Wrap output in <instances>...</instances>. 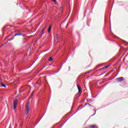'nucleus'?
Instances as JSON below:
<instances>
[{
	"mask_svg": "<svg viewBox=\"0 0 128 128\" xmlns=\"http://www.w3.org/2000/svg\"><path fill=\"white\" fill-rule=\"evenodd\" d=\"M90 128H98V126H96V125H90Z\"/></svg>",
	"mask_w": 128,
	"mask_h": 128,
	"instance_id": "nucleus-9",
	"label": "nucleus"
},
{
	"mask_svg": "<svg viewBox=\"0 0 128 128\" xmlns=\"http://www.w3.org/2000/svg\"><path fill=\"white\" fill-rule=\"evenodd\" d=\"M52 0V2H56V0Z\"/></svg>",
	"mask_w": 128,
	"mask_h": 128,
	"instance_id": "nucleus-15",
	"label": "nucleus"
},
{
	"mask_svg": "<svg viewBox=\"0 0 128 128\" xmlns=\"http://www.w3.org/2000/svg\"><path fill=\"white\" fill-rule=\"evenodd\" d=\"M110 66V65L106 66L104 67L99 69V72H100L101 70H104V68H108V66Z\"/></svg>",
	"mask_w": 128,
	"mask_h": 128,
	"instance_id": "nucleus-5",
	"label": "nucleus"
},
{
	"mask_svg": "<svg viewBox=\"0 0 128 128\" xmlns=\"http://www.w3.org/2000/svg\"><path fill=\"white\" fill-rule=\"evenodd\" d=\"M44 28H43L42 30V32H44Z\"/></svg>",
	"mask_w": 128,
	"mask_h": 128,
	"instance_id": "nucleus-18",
	"label": "nucleus"
},
{
	"mask_svg": "<svg viewBox=\"0 0 128 128\" xmlns=\"http://www.w3.org/2000/svg\"><path fill=\"white\" fill-rule=\"evenodd\" d=\"M94 114H96V113H94V114H93V116H94Z\"/></svg>",
	"mask_w": 128,
	"mask_h": 128,
	"instance_id": "nucleus-23",
	"label": "nucleus"
},
{
	"mask_svg": "<svg viewBox=\"0 0 128 128\" xmlns=\"http://www.w3.org/2000/svg\"><path fill=\"white\" fill-rule=\"evenodd\" d=\"M94 114H96V113H94V114H93V116H94Z\"/></svg>",
	"mask_w": 128,
	"mask_h": 128,
	"instance_id": "nucleus-22",
	"label": "nucleus"
},
{
	"mask_svg": "<svg viewBox=\"0 0 128 128\" xmlns=\"http://www.w3.org/2000/svg\"><path fill=\"white\" fill-rule=\"evenodd\" d=\"M102 74H100V76H102Z\"/></svg>",
	"mask_w": 128,
	"mask_h": 128,
	"instance_id": "nucleus-25",
	"label": "nucleus"
},
{
	"mask_svg": "<svg viewBox=\"0 0 128 128\" xmlns=\"http://www.w3.org/2000/svg\"><path fill=\"white\" fill-rule=\"evenodd\" d=\"M98 66H100V65H98L97 66H96V68H95V70H96V68H98Z\"/></svg>",
	"mask_w": 128,
	"mask_h": 128,
	"instance_id": "nucleus-16",
	"label": "nucleus"
},
{
	"mask_svg": "<svg viewBox=\"0 0 128 128\" xmlns=\"http://www.w3.org/2000/svg\"><path fill=\"white\" fill-rule=\"evenodd\" d=\"M106 76H108V74H106Z\"/></svg>",
	"mask_w": 128,
	"mask_h": 128,
	"instance_id": "nucleus-20",
	"label": "nucleus"
},
{
	"mask_svg": "<svg viewBox=\"0 0 128 128\" xmlns=\"http://www.w3.org/2000/svg\"><path fill=\"white\" fill-rule=\"evenodd\" d=\"M60 8L61 10H62V7H60Z\"/></svg>",
	"mask_w": 128,
	"mask_h": 128,
	"instance_id": "nucleus-19",
	"label": "nucleus"
},
{
	"mask_svg": "<svg viewBox=\"0 0 128 128\" xmlns=\"http://www.w3.org/2000/svg\"><path fill=\"white\" fill-rule=\"evenodd\" d=\"M124 78L123 77H120L116 78V80H123Z\"/></svg>",
	"mask_w": 128,
	"mask_h": 128,
	"instance_id": "nucleus-7",
	"label": "nucleus"
},
{
	"mask_svg": "<svg viewBox=\"0 0 128 128\" xmlns=\"http://www.w3.org/2000/svg\"><path fill=\"white\" fill-rule=\"evenodd\" d=\"M34 92H32V94H34Z\"/></svg>",
	"mask_w": 128,
	"mask_h": 128,
	"instance_id": "nucleus-24",
	"label": "nucleus"
},
{
	"mask_svg": "<svg viewBox=\"0 0 128 128\" xmlns=\"http://www.w3.org/2000/svg\"><path fill=\"white\" fill-rule=\"evenodd\" d=\"M48 60H49V62H52V60H53L52 58L50 57L49 58V59Z\"/></svg>",
	"mask_w": 128,
	"mask_h": 128,
	"instance_id": "nucleus-11",
	"label": "nucleus"
},
{
	"mask_svg": "<svg viewBox=\"0 0 128 128\" xmlns=\"http://www.w3.org/2000/svg\"><path fill=\"white\" fill-rule=\"evenodd\" d=\"M6 28V26L3 27V29L4 30V28Z\"/></svg>",
	"mask_w": 128,
	"mask_h": 128,
	"instance_id": "nucleus-17",
	"label": "nucleus"
},
{
	"mask_svg": "<svg viewBox=\"0 0 128 128\" xmlns=\"http://www.w3.org/2000/svg\"><path fill=\"white\" fill-rule=\"evenodd\" d=\"M26 114H28V112H30V103H28L26 104Z\"/></svg>",
	"mask_w": 128,
	"mask_h": 128,
	"instance_id": "nucleus-1",
	"label": "nucleus"
},
{
	"mask_svg": "<svg viewBox=\"0 0 128 128\" xmlns=\"http://www.w3.org/2000/svg\"><path fill=\"white\" fill-rule=\"evenodd\" d=\"M22 36V34L21 33H16L14 34V36H13V38L10 39L9 40H14V36Z\"/></svg>",
	"mask_w": 128,
	"mask_h": 128,
	"instance_id": "nucleus-3",
	"label": "nucleus"
},
{
	"mask_svg": "<svg viewBox=\"0 0 128 128\" xmlns=\"http://www.w3.org/2000/svg\"><path fill=\"white\" fill-rule=\"evenodd\" d=\"M50 30H52V26H50L49 28L48 29V32H50Z\"/></svg>",
	"mask_w": 128,
	"mask_h": 128,
	"instance_id": "nucleus-10",
	"label": "nucleus"
},
{
	"mask_svg": "<svg viewBox=\"0 0 128 128\" xmlns=\"http://www.w3.org/2000/svg\"><path fill=\"white\" fill-rule=\"evenodd\" d=\"M17 104H18V100H15L14 102V110H16V106H17Z\"/></svg>",
	"mask_w": 128,
	"mask_h": 128,
	"instance_id": "nucleus-2",
	"label": "nucleus"
},
{
	"mask_svg": "<svg viewBox=\"0 0 128 128\" xmlns=\"http://www.w3.org/2000/svg\"><path fill=\"white\" fill-rule=\"evenodd\" d=\"M92 70H88L86 72H85V74H90V72H92Z\"/></svg>",
	"mask_w": 128,
	"mask_h": 128,
	"instance_id": "nucleus-8",
	"label": "nucleus"
},
{
	"mask_svg": "<svg viewBox=\"0 0 128 128\" xmlns=\"http://www.w3.org/2000/svg\"><path fill=\"white\" fill-rule=\"evenodd\" d=\"M54 40L55 42H58V34H56L54 36Z\"/></svg>",
	"mask_w": 128,
	"mask_h": 128,
	"instance_id": "nucleus-4",
	"label": "nucleus"
},
{
	"mask_svg": "<svg viewBox=\"0 0 128 128\" xmlns=\"http://www.w3.org/2000/svg\"><path fill=\"white\" fill-rule=\"evenodd\" d=\"M77 88H78V92H82V90H80V86L78 84H77Z\"/></svg>",
	"mask_w": 128,
	"mask_h": 128,
	"instance_id": "nucleus-6",
	"label": "nucleus"
},
{
	"mask_svg": "<svg viewBox=\"0 0 128 128\" xmlns=\"http://www.w3.org/2000/svg\"><path fill=\"white\" fill-rule=\"evenodd\" d=\"M68 24H70V22H68L66 28H68Z\"/></svg>",
	"mask_w": 128,
	"mask_h": 128,
	"instance_id": "nucleus-14",
	"label": "nucleus"
},
{
	"mask_svg": "<svg viewBox=\"0 0 128 128\" xmlns=\"http://www.w3.org/2000/svg\"><path fill=\"white\" fill-rule=\"evenodd\" d=\"M94 114H96V113H94V114H93V116H94Z\"/></svg>",
	"mask_w": 128,
	"mask_h": 128,
	"instance_id": "nucleus-21",
	"label": "nucleus"
},
{
	"mask_svg": "<svg viewBox=\"0 0 128 128\" xmlns=\"http://www.w3.org/2000/svg\"><path fill=\"white\" fill-rule=\"evenodd\" d=\"M44 34V31H42L41 34L40 35V36H42V34Z\"/></svg>",
	"mask_w": 128,
	"mask_h": 128,
	"instance_id": "nucleus-13",
	"label": "nucleus"
},
{
	"mask_svg": "<svg viewBox=\"0 0 128 128\" xmlns=\"http://www.w3.org/2000/svg\"><path fill=\"white\" fill-rule=\"evenodd\" d=\"M1 86H3L4 88H6V85L2 83H0Z\"/></svg>",
	"mask_w": 128,
	"mask_h": 128,
	"instance_id": "nucleus-12",
	"label": "nucleus"
}]
</instances>
